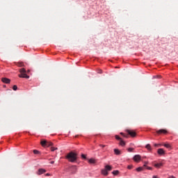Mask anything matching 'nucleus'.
<instances>
[{
	"label": "nucleus",
	"mask_w": 178,
	"mask_h": 178,
	"mask_svg": "<svg viewBox=\"0 0 178 178\" xmlns=\"http://www.w3.org/2000/svg\"><path fill=\"white\" fill-rule=\"evenodd\" d=\"M66 159H67L69 162H76L77 161V154L71 152L67 154Z\"/></svg>",
	"instance_id": "obj_1"
},
{
	"label": "nucleus",
	"mask_w": 178,
	"mask_h": 178,
	"mask_svg": "<svg viewBox=\"0 0 178 178\" xmlns=\"http://www.w3.org/2000/svg\"><path fill=\"white\" fill-rule=\"evenodd\" d=\"M19 72L21 73L20 74H19V77H20L21 79H30V76L26 75V69L24 68H22L19 70Z\"/></svg>",
	"instance_id": "obj_2"
},
{
	"label": "nucleus",
	"mask_w": 178,
	"mask_h": 178,
	"mask_svg": "<svg viewBox=\"0 0 178 178\" xmlns=\"http://www.w3.org/2000/svg\"><path fill=\"white\" fill-rule=\"evenodd\" d=\"M40 144L42 147H51V145H53V143L47 140H41Z\"/></svg>",
	"instance_id": "obj_3"
},
{
	"label": "nucleus",
	"mask_w": 178,
	"mask_h": 178,
	"mask_svg": "<svg viewBox=\"0 0 178 178\" xmlns=\"http://www.w3.org/2000/svg\"><path fill=\"white\" fill-rule=\"evenodd\" d=\"M127 133H128V134H129L131 137H136V136H137V134L136 133V131L133 130L127 129Z\"/></svg>",
	"instance_id": "obj_4"
},
{
	"label": "nucleus",
	"mask_w": 178,
	"mask_h": 178,
	"mask_svg": "<svg viewBox=\"0 0 178 178\" xmlns=\"http://www.w3.org/2000/svg\"><path fill=\"white\" fill-rule=\"evenodd\" d=\"M47 172V170L43 169V168H40L38 172H37V175L38 176H41V175H44V173H45Z\"/></svg>",
	"instance_id": "obj_5"
},
{
	"label": "nucleus",
	"mask_w": 178,
	"mask_h": 178,
	"mask_svg": "<svg viewBox=\"0 0 178 178\" xmlns=\"http://www.w3.org/2000/svg\"><path fill=\"white\" fill-rule=\"evenodd\" d=\"M134 161L135 162H140L141 161V156L140 154H136L134 156Z\"/></svg>",
	"instance_id": "obj_6"
},
{
	"label": "nucleus",
	"mask_w": 178,
	"mask_h": 178,
	"mask_svg": "<svg viewBox=\"0 0 178 178\" xmlns=\"http://www.w3.org/2000/svg\"><path fill=\"white\" fill-rule=\"evenodd\" d=\"M168 133V131L165 129H160L156 131L157 134H166Z\"/></svg>",
	"instance_id": "obj_7"
},
{
	"label": "nucleus",
	"mask_w": 178,
	"mask_h": 178,
	"mask_svg": "<svg viewBox=\"0 0 178 178\" xmlns=\"http://www.w3.org/2000/svg\"><path fill=\"white\" fill-rule=\"evenodd\" d=\"M1 81L3 83H5L6 84H9V83H10V79H9L8 78H2Z\"/></svg>",
	"instance_id": "obj_8"
},
{
	"label": "nucleus",
	"mask_w": 178,
	"mask_h": 178,
	"mask_svg": "<svg viewBox=\"0 0 178 178\" xmlns=\"http://www.w3.org/2000/svg\"><path fill=\"white\" fill-rule=\"evenodd\" d=\"M114 152L115 154V155H121L122 152H120V150H119V149H114Z\"/></svg>",
	"instance_id": "obj_9"
},
{
	"label": "nucleus",
	"mask_w": 178,
	"mask_h": 178,
	"mask_svg": "<svg viewBox=\"0 0 178 178\" xmlns=\"http://www.w3.org/2000/svg\"><path fill=\"white\" fill-rule=\"evenodd\" d=\"M158 154L159 155H163V154H165V150H163V149H159Z\"/></svg>",
	"instance_id": "obj_10"
},
{
	"label": "nucleus",
	"mask_w": 178,
	"mask_h": 178,
	"mask_svg": "<svg viewBox=\"0 0 178 178\" xmlns=\"http://www.w3.org/2000/svg\"><path fill=\"white\" fill-rule=\"evenodd\" d=\"M104 169L107 170V172H111V170H112V166L107 165L105 166Z\"/></svg>",
	"instance_id": "obj_11"
},
{
	"label": "nucleus",
	"mask_w": 178,
	"mask_h": 178,
	"mask_svg": "<svg viewBox=\"0 0 178 178\" xmlns=\"http://www.w3.org/2000/svg\"><path fill=\"white\" fill-rule=\"evenodd\" d=\"M102 174L104 176H108V171L106 170V168L102 170Z\"/></svg>",
	"instance_id": "obj_12"
},
{
	"label": "nucleus",
	"mask_w": 178,
	"mask_h": 178,
	"mask_svg": "<svg viewBox=\"0 0 178 178\" xmlns=\"http://www.w3.org/2000/svg\"><path fill=\"white\" fill-rule=\"evenodd\" d=\"M17 66H18V67H23L24 66V63H23L22 62L17 63Z\"/></svg>",
	"instance_id": "obj_13"
},
{
	"label": "nucleus",
	"mask_w": 178,
	"mask_h": 178,
	"mask_svg": "<svg viewBox=\"0 0 178 178\" xmlns=\"http://www.w3.org/2000/svg\"><path fill=\"white\" fill-rule=\"evenodd\" d=\"M120 145H121L122 147H124V145H126V143H124V141H123V140H120Z\"/></svg>",
	"instance_id": "obj_14"
},
{
	"label": "nucleus",
	"mask_w": 178,
	"mask_h": 178,
	"mask_svg": "<svg viewBox=\"0 0 178 178\" xmlns=\"http://www.w3.org/2000/svg\"><path fill=\"white\" fill-rule=\"evenodd\" d=\"M161 166H162V163L154 164V168H157L158 169H159Z\"/></svg>",
	"instance_id": "obj_15"
},
{
	"label": "nucleus",
	"mask_w": 178,
	"mask_h": 178,
	"mask_svg": "<svg viewBox=\"0 0 178 178\" xmlns=\"http://www.w3.org/2000/svg\"><path fill=\"white\" fill-rule=\"evenodd\" d=\"M143 170H144V167H139L136 168V172H141Z\"/></svg>",
	"instance_id": "obj_16"
},
{
	"label": "nucleus",
	"mask_w": 178,
	"mask_h": 178,
	"mask_svg": "<svg viewBox=\"0 0 178 178\" xmlns=\"http://www.w3.org/2000/svg\"><path fill=\"white\" fill-rule=\"evenodd\" d=\"M88 162H89V163H95L96 161H95V159H89Z\"/></svg>",
	"instance_id": "obj_17"
},
{
	"label": "nucleus",
	"mask_w": 178,
	"mask_h": 178,
	"mask_svg": "<svg viewBox=\"0 0 178 178\" xmlns=\"http://www.w3.org/2000/svg\"><path fill=\"white\" fill-rule=\"evenodd\" d=\"M146 148H147V149H148V151H151V149H152V148H151V145L147 144V145H146Z\"/></svg>",
	"instance_id": "obj_18"
},
{
	"label": "nucleus",
	"mask_w": 178,
	"mask_h": 178,
	"mask_svg": "<svg viewBox=\"0 0 178 178\" xmlns=\"http://www.w3.org/2000/svg\"><path fill=\"white\" fill-rule=\"evenodd\" d=\"M113 175H114L115 176L119 175V170H114V171H113Z\"/></svg>",
	"instance_id": "obj_19"
},
{
	"label": "nucleus",
	"mask_w": 178,
	"mask_h": 178,
	"mask_svg": "<svg viewBox=\"0 0 178 178\" xmlns=\"http://www.w3.org/2000/svg\"><path fill=\"white\" fill-rule=\"evenodd\" d=\"M33 154H35V155H38V154H40V152L37 149H34L33 150Z\"/></svg>",
	"instance_id": "obj_20"
},
{
	"label": "nucleus",
	"mask_w": 178,
	"mask_h": 178,
	"mask_svg": "<svg viewBox=\"0 0 178 178\" xmlns=\"http://www.w3.org/2000/svg\"><path fill=\"white\" fill-rule=\"evenodd\" d=\"M134 150V148H133V147H129V148L128 149V152H133Z\"/></svg>",
	"instance_id": "obj_21"
},
{
	"label": "nucleus",
	"mask_w": 178,
	"mask_h": 178,
	"mask_svg": "<svg viewBox=\"0 0 178 178\" xmlns=\"http://www.w3.org/2000/svg\"><path fill=\"white\" fill-rule=\"evenodd\" d=\"M13 90H14V91H16V90H17V86L14 85V86H13Z\"/></svg>",
	"instance_id": "obj_22"
},
{
	"label": "nucleus",
	"mask_w": 178,
	"mask_h": 178,
	"mask_svg": "<svg viewBox=\"0 0 178 178\" xmlns=\"http://www.w3.org/2000/svg\"><path fill=\"white\" fill-rule=\"evenodd\" d=\"M56 149H58V147H51V151H52V152L56 151Z\"/></svg>",
	"instance_id": "obj_23"
},
{
	"label": "nucleus",
	"mask_w": 178,
	"mask_h": 178,
	"mask_svg": "<svg viewBox=\"0 0 178 178\" xmlns=\"http://www.w3.org/2000/svg\"><path fill=\"white\" fill-rule=\"evenodd\" d=\"M164 147H165V148H170V145L169 144H165Z\"/></svg>",
	"instance_id": "obj_24"
},
{
	"label": "nucleus",
	"mask_w": 178,
	"mask_h": 178,
	"mask_svg": "<svg viewBox=\"0 0 178 178\" xmlns=\"http://www.w3.org/2000/svg\"><path fill=\"white\" fill-rule=\"evenodd\" d=\"M115 138H116V140H120H120H122V138H120L119 136H118V135L115 136Z\"/></svg>",
	"instance_id": "obj_25"
},
{
	"label": "nucleus",
	"mask_w": 178,
	"mask_h": 178,
	"mask_svg": "<svg viewBox=\"0 0 178 178\" xmlns=\"http://www.w3.org/2000/svg\"><path fill=\"white\" fill-rule=\"evenodd\" d=\"M81 158H83V159H87V157L84 154H81Z\"/></svg>",
	"instance_id": "obj_26"
},
{
	"label": "nucleus",
	"mask_w": 178,
	"mask_h": 178,
	"mask_svg": "<svg viewBox=\"0 0 178 178\" xmlns=\"http://www.w3.org/2000/svg\"><path fill=\"white\" fill-rule=\"evenodd\" d=\"M121 136H123L124 137H127V136L124 135V134H123V132L120 133Z\"/></svg>",
	"instance_id": "obj_27"
},
{
	"label": "nucleus",
	"mask_w": 178,
	"mask_h": 178,
	"mask_svg": "<svg viewBox=\"0 0 178 178\" xmlns=\"http://www.w3.org/2000/svg\"><path fill=\"white\" fill-rule=\"evenodd\" d=\"M128 169H133V165H128Z\"/></svg>",
	"instance_id": "obj_28"
},
{
	"label": "nucleus",
	"mask_w": 178,
	"mask_h": 178,
	"mask_svg": "<svg viewBox=\"0 0 178 178\" xmlns=\"http://www.w3.org/2000/svg\"><path fill=\"white\" fill-rule=\"evenodd\" d=\"M147 169L148 170H152V168H151V167H147Z\"/></svg>",
	"instance_id": "obj_29"
},
{
	"label": "nucleus",
	"mask_w": 178,
	"mask_h": 178,
	"mask_svg": "<svg viewBox=\"0 0 178 178\" xmlns=\"http://www.w3.org/2000/svg\"><path fill=\"white\" fill-rule=\"evenodd\" d=\"M50 163H51V165H54V163H55V161H52L50 162Z\"/></svg>",
	"instance_id": "obj_30"
},
{
	"label": "nucleus",
	"mask_w": 178,
	"mask_h": 178,
	"mask_svg": "<svg viewBox=\"0 0 178 178\" xmlns=\"http://www.w3.org/2000/svg\"><path fill=\"white\" fill-rule=\"evenodd\" d=\"M45 176H51V174L47 173V174L45 175Z\"/></svg>",
	"instance_id": "obj_31"
},
{
	"label": "nucleus",
	"mask_w": 178,
	"mask_h": 178,
	"mask_svg": "<svg viewBox=\"0 0 178 178\" xmlns=\"http://www.w3.org/2000/svg\"><path fill=\"white\" fill-rule=\"evenodd\" d=\"M152 178H158V176L154 175V176L152 177Z\"/></svg>",
	"instance_id": "obj_32"
},
{
	"label": "nucleus",
	"mask_w": 178,
	"mask_h": 178,
	"mask_svg": "<svg viewBox=\"0 0 178 178\" xmlns=\"http://www.w3.org/2000/svg\"><path fill=\"white\" fill-rule=\"evenodd\" d=\"M100 147H102L103 148L105 147L104 145H99Z\"/></svg>",
	"instance_id": "obj_33"
},
{
	"label": "nucleus",
	"mask_w": 178,
	"mask_h": 178,
	"mask_svg": "<svg viewBox=\"0 0 178 178\" xmlns=\"http://www.w3.org/2000/svg\"><path fill=\"white\" fill-rule=\"evenodd\" d=\"M72 168H73L74 169H76V166H72Z\"/></svg>",
	"instance_id": "obj_34"
},
{
	"label": "nucleus",
	"mask_w": 178,
	"mask_h": 178,
	"mask_svg": "<svg viewBox=\"0 0 178 178\" xmlns=\"http://www.w3.org/2000/svg\"><path fill=\"white\" fill-rule=\"evenodd\" d=\"M143 166L145 168V167H147V165H146V164H145Z\"/></svg>",
	"instance_id": "obj_35"
},
{
	"label": "nucleus",
	"mask_w": 178,
	"mask_h": 178,
	"mask_svg": "<svg viewBox=\"0 0 178 178\" xmlns=\"http://www.w3.org/2000/svg\"><path fill=\"white\" fill-rule=\"evenodd\" d=\"M154 145H155V147H156V145H156V144H155Z\"/></svg>",
	"instance_id": "obj_36"
}]
</instances>
